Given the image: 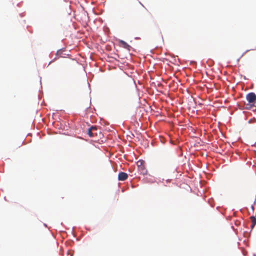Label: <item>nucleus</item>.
<instances>
[{
	"mask_svg": "<svg viewBox=\"0 0 256 256\" xmlns=\"http://www.w3.org/2000/svg\"><path fill=\"white\" fill-rule=\"evenodd\" d=\"M88 134L90 138H94L100 135L101 132H98V128L96 126H92L88 128Z\"/></svg>",
	"mask_w": 256,
	"mask_h": 256,
	"instance_id": "nucleus-1",
	"label": "nucleus"
},
{
	"mask_svg": "<svg viewBox=\"0 0 256 256\" xmlns=\"http://www.w3.org/2000/svg\"><path fill=\"white\" fill-rule=\"evenodd\" d=\"M144 162L143 160H139L137 162L138 170L140 172V173L144 175L147 174V170L144 166Z\"/></svg>",
	"mask_w": 256,
	"mask_h": 256,
	"instance_id": "nucleus-2",
	"label": "nucleus"
},
{
	"mask_svg": "<svg viewBox=\"0 0 256 256\" xmlns=\"http://www.w3.org/2000/svg\"><path fill=\"white\" fill-rule=\"evenodd\" d=\"M246 98L250 103H253L256 100V95L254 92H250L246 95Z\"/></svg>",
	"mask_w": 256,
	"mask_h": 256,
	"instance_id": "nucleus-3",
	"label": "nucleus"
},
{
	"mask_svg": "<svg viewBox=\"0 0 256 256\" xmlns=\"http://www.w3.org/2000/svg\"><path fill=\"white\" fill-rule=\"evenodd\" d=\"M128 175L124 172H120L118 175V180L120 181H124L128 178Z\"/></svg>",
	"mask_w": 256,
	"mask_h": 256,
	"instance_id": "nucleus-4",
	"label": "nucleus"
},
{
	"mask_svg": "<svg viewBox=\"0 0 256 256\" xmlns=\"http://www.w3.org/2000/svg\"><path fill=\"white\" fill-rule=\"evenodd\" d=\"M119 44H120V46L121 47H122L126 50H130V48H131L130 46L128 44H127L126 42H124L122 40H120L119 41Z\"/></svg>",
	"mask_w": 256,
	"mask_h": 256,
	"instance_id": "nucleus-5",
	"label": "nucleus"
},
{
	"mask_svg": "<svg viewBox=\"0 0 256 256\" xmlns=\"http://www.w3.org/2000/svg\"><path fill=\"white\" fill-rule=\"evenodd\" d=\"M250 219H251L252 222V224L251 225V228H252L256 224V218H255L254 216H252L250 217Z\"/></svg>",
	"mask_w": 256,
	"mask_h": 256,
	"instance_id": "nucleus-6",
	"label": "nucleus"
},
{
	"mask_svg": "<svg viewBox=\"0 0 256 256\" xmlns=\"http://www.w3.org/2000/svg\"><path fill=\"white\" fill-rule=\"evenodd\" d=\"M126 82H125V83L124 82L123 84H122V85H121L122 87L124 88V87L126 86Z\"/></svg>",
	"mask_w": 256,
	"mask_h": 256,
	"instance_id": "nucleus-7",
	"label": "nucleus"
},
{
	"mask_svg": "<svg viewBox=\"0 0 256 256\" xmlns=\"http://www.w3.org/2000/svg\"><path fill=\"white\" fill-rule=\"evenodd\" d=\"M134 14H135L136 15H140V14L138 13V12H134Z\"/></svg>",
	"mask_w": 256,
	"mask_h": 256,
	"instance_id": "nucleus-8",
	"label": "nucleus"
},
{
	"mask_svg": "<svg viewBox=\"0 0 256 256\" xmlns=\"http://www.w3.org/2000/svg\"><path fill=\"white\" fill-rule=\"evenodd\" d=\"M252 50H256V46H255V48L253 49Z\"/></svg>",
	"mask_w": 256,
	"mask_h": 256,
	"instance_id": "nucleus-9",
	"label": "nucleus"
},
{
	"mask_svg": "<svg viewBox=\"0 0 256 256\" xmlns=\"http://www.w3.org/2000/svg\"><path fill=\"white\" fill-rule=\"evenodd\" d=\"M252 122V120H249V122Z\"/></svg>",
	"mask_w": 256,
	"mask_h": 256,
	"instance_id": "nucleus-10",
	"label": "nucleus"
}]
</instances>
